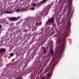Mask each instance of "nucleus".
Wrapping results in <instances>:
<instances>
[{"label": "nucleus", "mask_w": 79, "mask_h": 79, "mask_svg": "<svg viewBox=\"0 0 79 79\" xmlns=\"http://www.w3.org/2000/svg\"><path fill=\"white\" fill-rule=\"evenodd\" d=\"M72 3L70 2H69L66 6V7L69 6L68 8V10L67 12V14H66L65 15V17H66V19H67L69 17V19L67 23L66 24V26L65 28V29L67 31L69 30V28L71 26V23L70 22L71 18L73 17V15L74 12V7H73V10L72 9Z\"/></svg>", "instance_id": "nucleus-1"}, {"label": "nucleus", "mask_w": 79, "mask_h": 79, "mask_svg": "<svg viewBox=\"0 0 79 79\" xmlns=\"http://www.w3.org/2000/svg\"><path fill=\"white\" fill-rule=\"evenodd\" d=\"M67 35H64L61 39L57 42V43L60 44V43H61L62 44V47H64L66 44V39L67 38Z\"/></svg>", "instance_id": "nucleus-2"}, {"label": "nucleus", "mask_w": 79, "mask_h": 79, "mask_svg": "<svg viewBox=\"0 0 79 79\" xmlns=\"http://www.w3.org/2000/svg\"><path fill=\"white\" fill-rule=\"evenodd\" d=\"M54 17H52L50 19H48V21L46 22V24H45V26L47 27L48 25H51L52 23H53L54 22Z\"/></svg>", "instance_id": "nucleus-3"}, {"label": "nucleus", "mask_w": 79, "mask_h": 79, "mask_svg": "<svg viewBox=\"0 0 79 79\" xmlns=\"http://www.w3.org/2000/svg\"><path fill=\"white\" fill-rule=\"evenodd\" d=\"M6 49L5 48H0V54H2L3 53H4L6 52Z\"/></svg>", "instance_id": "nucleus-4"}, {"label": "nucleus", "mask_w": 79, "mask_h": 79, "mask_svg": "<svg viewBox=\"0 0 79 79\" xmlns=\"http://www.w3.org/2000/svg\"><path fill=\"white\" fill-rule=\"evenodd\" d=\"M18 19L15 17H11L10 18V20L11 21H16L18 20Z\"/></svg>", "instance_id": "nucleus-5"}, {"label": "nucleus", "mask_w": 79, "mask_h": 79, "mask_svg": "<svg viewBox=\"0 0 79 79\" xmlns=\"http://www.w3.org/2000/svg\"><path fill=\"white\" fill-rule=\"evenodd\" d=\"M42 24V22H40V23H39L38 22H37L35 23V26H36L38 27H39L40 26H41Z\"/></svg>", "instance_id": "nucleus-6"}, {"label": "nucleus", "mask_w": 79, "mask_h": 79, "mask_svg": "<svg viewBox=\"0 0 79 79\" xmlns=\"http://www.w3.org/2000/svg\"><path fill=\"white\" fill-rule=\"evenodd\" d=\"M49 0H43L41 1V3L42 4H44L46 3Z\"/></svg>", "instance_id": "nucleus-7"}, {"label": "nucleus", "mask_w": 79, "mask_h": 79, "mask_svg": "<svg viewBox=\"0 0 79 79\" xmlns=\"http://www.w3.org/2000/svg\"><path fill=\"white\" fill-rule=\"evenodd\" d=\"M37 28V27H36V26H33L32 28V31H36Z\"/></svg>", "instance_id": "nucleus-8"}, {"label": "nucleus", "mask_w": 79, "mask_h": 79, "mask_svg": "<svg viewBox=\"0 0 79 79\" xmlns=\"http://www.w3.org/2000/svg\"><path fill=\"white\" fill-rule=\"evenodd\" d=\"M51 6L52 5H51V4H50V5H48L47 6V8H46L47 10H50V8L51 7Z\"/></svg>", "instance_id": "nucleus-9"}, {"label": "nucleus", "mask_w": 79, "mask_h": 79, "mask_svg": "<svg viewBox=\"0 0 79 79\" xmlns=\"http://www.w3.org/2000/svg\"><path fill=\"white\" fill-rule=\"evenodd\" d=\"M49 10H47L45 12V14L44 15V16H45L47 15L48 14Z\"/></svg>", "instance_id": "nucleus-10"}, {"label": "nucleus", "mask_w": 79, "mask_h": 79, "mask_svg": "<svg viewBox=\"0 0 79 79\" xmlns=\"http://www.w3.org/2000/svg\"><path fill=\"white\" fill-rule=\"evenodd\" d=\"M51 55L53 56L54 55V50H51Z\"/></svg>", "instance_id": "nucleus-11"}, {"label": "nucleus", "mask_w": 79, "mask_h": 79, "mask_svg": "<svg viewBox=\"0 0 79 79\" xmlns=\"http://www.w3.org/2000/svg\"><path fill=\"white\" fill-rule=\"evenodd\" d=\"M15 25H16L14 23H13L12 24H11V25H10V27L11 26L12 28H13L14 27H16L15 26Z\"/></svg>", "instance_id": "nucleus-12"}, {"label": "nucleus", "mask_w": 79, "mask_h": 79, "mask_svg": "<svg viewBox=\"0 0 79 79\" xmlns=\"http://www.w3.org/2000/svg\"><path fill=\"white\" fill-rule=\"evenodd\" d=\"M52 26L54 28H56V25L55 23H52Z\"/></svg>", "instance_id": "nucleus-13"}, {"label": "nucleus", "mask_w": 79, "mask_h": 79, "mask_svg": "<svg viewBox=\"0 0 79 79\" xmlns=\"http://www.w3.org/2000/svg\"><path fill=\"white\" fill-rule=\"evenodd\" d=\"M41 48L42 49H44V53H46V50L45 48L44 47H41Z\"/></svg>", "instance_id": "nucleus-14"}, {"label": "nucleus", "mask_w": 79, "mask_h": 79, "mask_svg": "<svg viewBox=\"0 0 79 79\" xmlns=\"http://www.w3.org/2000/svg\"><path fill=\"white\" fill-rule=\"evenodd\" d=\"M5 13L7 14H11V12L10 11H5Z\"/></svg>", "instance_id": "nucleus-15"}, {"label": "nucleus", "mask_w": 79, "mask_h": 79, "mask_svg": "<svg viewBox=\"0 0 79 79\" xmlns=\"http://www.w3.org/2000/svg\"><path fill=\"white\" fill-rule=\"evenodd\" d=\"M14 54H15L13 53H11L10 54V56L11 57H12V56H14Z\"/></svg>", "instance_id": "nucleus-16"}, {"label": "nucleus", "mask_w": 79, "mask_h": 79, "mask_svg": "<svg viewBox=\"0 0 79 79\" xmlns=\"http://www.w3.org/2000/svg\"><path fill=\"white\" fill-rule=\"evenodd\" d=\"M35 10V7H31V10Z\"/></svg>", "instance_id": "nucleus-17"}, {"label": "nucleus", "mask_w": 79, "mask_h": 79, "mask_svg": "<svg viewBox=\"0 0 79 79\" xmlns=\"http://www.w3.org/2000/svg\"><path fill=\"white\" fill-rule=\"evenodd\" d=\"M36 4L35 3H33V6L35 7L36 6Z\"/></svg>", "instance_id": "nucleus-18"}, {"label": "nucleus", "mask_w": 79, "mask_h": 79, "mask_svg": "<svg viewBox=\"0 0 79 79\" xmlns=\"http://www.w3.org/2000/svg\"><path fill=\"white\" fill-rule=\"evenodd\" d=\"M23 78L22 77H18L17 79H23Z\"/></svg>", "instance_id": "nucleus-19"}, {"label": "nucleus", "mask_w": 79, "mask_h": 79, "mask_svg": "<svg viewBox=\"0 0 79 79\" xmlns=\"http://www.w3.org/2000/svg\"><path fill=\"white\" fill-rule=\"evenodd\" d=\"M20 11V8L18 9H17V11H16V12H19Z\"/></svg>", "instance_id": "nucleus-20"}, {"label": "nucleus", "mask_w": 79, "mask_h": 79, "mask_svg": "<svg viewBox=\"0 0 79 79\" xmlns=\"http://www.w3.org/2000/svg\"><path fill=\"white\" fill-rule=\"evenodd\" d=\"M50 43H51V45H52L53 44V41L52 40H50Z\"/></svg>", "instance_id": "nucleus-21"}, {"label": "nucleus", "mask_w": 79, "mask_h": 79, "mask_svg": "<svg viewBox=\"0 0 79 79\" xmlns=\"http://www.w3.org/2000/svg\"><path fill=\"white\" fill-rule=\"evenodd\" d=\"M12 28H13V30H15L16 28V27H12Z\"/></svg>", "instance_id": "nucleus-22"}, {"label": "nucleus", "mask_w": 79, "mask_h": 79, "mask_svg": "<svg viewBox=\"0 0 79 79\" xmlns=\"http://www.w3.org/2000/svg\"><path fill=\"white\" fill-rule=\"evenodd\" d=\"M6 65H7V67L9 68V64H6Z\"/></svg>", "instance_id": "nucleus-23"}, {"label": "nucleus", "mask_w": 79, "mask_h": 79, "mask_svg": "<svg viewBox=\"0 0 79 79\" xmlns=\"http://www.w3.org/2000/svg\"><path fill=\"white\" fill-rule=\"evenodd\" d=\"M43 71V70L41 69L40 70V73H41Z\"/></svg>", "instance_id": "nucleus-24"}, {"label": "nucleus", "mask_w": 79, "mask_h": 79, "mask_svg": "<svg viewBox=\"0 0 79 79\" xmlns=\"http://www.w3.org/2000/svg\"><path fill=\"white\" fill-rule=\"evenodd\" d=\"M20 17H21L20 16H19L17 18V19H18V20L20 19Z\"/></svg>", "instance_id": "nucleus-25"}, {"label": "nucleus", "mask_w": 79, "mask_h": 79, "mask_svg": "<svg viewBox=\"0 0 79 79\" xmlns=\"http://www.w3.org/2000/svg\"><path fill=\"white\" fill-rule=\"evenodd\" d=\"M6 23L7 24H9V22L8 21H6Z\"/></svg>", "instance_id": "nucleus-26"}, {"label": "nucleus", "mask_w": 79, "mask_h": 79, "mask_svg": "<svg viewBox=\"0 0 79 79\" xmlns=\"http://www.w3.org/2000/svg\"><path fill=\"white\" fill-rule=\"evenodd\" d=\"M50 73H48V77H49L50 75Z\"/></svg>", "instance_id": "nucleus-27"}, {"label": "nucleus", "mask_w": 79, "mask_h": 79, "mask_svg": "<svg viewBox=\"0 0 79 79\" xmlns=\"http://www.w3.org/2000/svg\"><path fill=\"white\" fill-rule=\"evenodd\" d=\"M14 60H15V58H13V59L12 60V62H14Z\"/></svg>", "instance_id": "nucleus-28"}, {"label": "nucleus", "mask_w": 79, "mask_h": 79, "mask_svg": "<svg viewBox=\"0 0 79 79\" xmlns=\"http://www.w3.org/2000/svg\"><path fill=\"white\" fill-rule=\"evenodd\" d=\"M50 59V58H49L48 59V60L47 61V62H48V61H49Z\"/></svg>", "instance_id": "nucleus-29"}, {"label": "nucleus", "mask_w": 79, "mask_h": 79, "mask_svg": "<svg viewBox=\"0 0 79 79\" xmlns=\"http://www.w3.org/2000/svg\"><path fill=\"white\" fill-rule=\"evenodd\" d=\"M2 25L1 24H0V29H1V27H2Z\"/></svg>", "instance_id": "nucleus-30"}, {"label": "nucleus", "mask_w": 79, "mask_h": 79, "mask_svg": "<svg viewBox=\"0 0 79 79\" xmlns=\"http://www.w3.org/2000/svg\"><path fill=\"white\" fill-rule=\"evenodd\" d=\"M45 79V77L43 76V77H42V79Z\"/></svg>", "instance_id": "nucleus-31"}, {"label": "nucleus", "mask_w": 79, "mask_h": 79, "mask_svg": "<svg viewBox=\"0 0 79 79\" xmlns=\"http://www.w3.org/2000/svg\"><path fill=\"white\" fill-rule=\"evenodd\" d=\"M46 64H44V65H43V67H45V66H46Z\"/></svg>", "instance_id": "nucleus-32"}, {"label": "nucleus", "mask_w": 79, "mask_h": 79, "mask_svg": "<svg viewBox=\"0 0 79 79\" xmlns=\"http://www.w3.org/2000/svg\"><path fill=\"white\" fill-rule=\"evenodd\" d=\"M29 35V34H26V36H27Z\"/></svg>", "instance_id": "nucleus-33"}, {"label": "nucleus", "mask_w": 79, "mask_h": 79, "mask_svg": "<svg viewBox=\"0 0 79 79\" xmlns=\"http://www.w3.org/2000/svg\"><path fill=\"white\" fill-rule=\"evenodd\" d=\"M50 27H48V29H50Z\"/></svg>", "instance_id": "nucleus-34"}, {"label": "nucleus", "mask_w": 79, "mask_h": 79, "mask_svg": "<svg viewBox=\"0 0 79 79\" xmlns=\"http://www.w3.org/2000/svg\"><path fill=\"white\" fill-rule=\"evenodd\" d=\"M8 58L10 59V57H8Z\"/></svg>", "instance_id": "nucleus-35"}, {"label": "nucleus", "mask_w": 79, "mask_h": 79, "mask_svg": "<svg viewBox=\"0 0 79 79\" xmlns=\"http://www.w3.org/2000/svg\"><path fill=\"white\" fill-rule=\"evenodd\" d=\"M16 2H17L18 1V0H16Z\"/></svg>", "instance_id": "nucleus-36"}, {"label": "nucleus", "mask_w": 79, "mask_h": 79, "mask_svg": "<svg viewBox=\"0 0 79 79\" xmlns=\"http://www.w3.org/2000/svg\"><path fill=\"white\" fill-rule=\"evenodd\" d=\"M59 19H61V17H59Z\"/></svg>", "instance_id": "nucleus-37"}, {"label": "nucleus", "mask_w": 79, "mask_h": 79, "mask_svg": "<svg viewBox=\"0 0 79 79\" xmlns=\"http://www.w3.org/2000/svg\"><path fill=\"white\" fill-rule=\"evenodd\" d=\"M13 6H14V5H13L12 6H12V7H13Z\"/></svg>", "instance_id": "nucleus-38"}, {"label": "nucleus", "mask_w": 79, "mask_h": 79, "mask_svg": "<svg viewBox=\"0 0 79 79\" xmlns=\"http://www.w3.org/2000/svg\"><path fill=\"white\" fill-rule=\"evenodd\" d=\"M73 1V0H71V1Z\"/></svg>", "instance_id": "nucleus-39"}, {"label": "nucleus", "mask_w": 79, "mask_h": 79, "mask_svg": "<svg viewBox=\"0 0 79 79\" xmlns=\"http://www.w3.org/2000/svg\"><path fill=\"white\" fill-rule=\"evenodd\" d=\"M52 4H53V3H52Z\"/></svg>", "instance_id": "nucleus-40"}, {"label": "nucleus", "mask_w": 79, "mask_h": 79, "mask_svg": "<svg viewBox=\"0 0 79 79\" xmlns=\"http://www.w3.org/2000/svg\"><path fill=\"white\" fill-rule=\"evenodd\" d=\"M16 63H17V62H16Z\"/></svg>", "instance_id": "nucleus-41"}]
</instances>
